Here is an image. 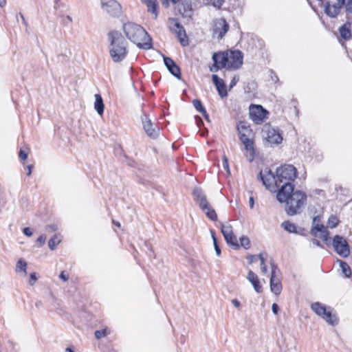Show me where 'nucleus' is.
Wrapping results in <instances>:
<instances>
[{"mask_svg": "<svg viewBox=\"0 0 352 352\" xmlns=\"http://www.w3.org/2000/svg\"><path fill=\"white\" fill-rule=\"evenodd\" d=\"M19 157L22 161H25L28 158V153L25 151L20 149L19 152Z\"/></svg>", "mask_w": 352, "mask_h": 352, "instance_id": "47", "label": "nucleus"}, {"mask_svg": "<svg viewBox=\"0 0 352 352\" xmlns=\"http://www.w3.org/2000/svg\"><path fill=\"white\" fill-rule=\"evenodd\" d=\"M144 3L147 7L148 12L154 14V19H156L158 16V3L157 0H144Z\"/></svg>", "mask_w": 352, "mask_h": 352, "instance_id": "23", "label": "nucleus"}, {"mask_svg": "<svg viewBox=\"0 0 352 352\" xmlns=\"http://www.w3.org/2000/svg\"><path fill=\"white\" fill-rule=\"evenodd\" d=\"M270 285L272 292L275 295H279L281 293L283 289L282 284L276 276H270Z\"/></svg>", "mask_w": 352, "mask_h": 352, "instance_id": "21", "label": "nucleus"}, {"mask_svg": "<svg viewBox=\"0 0 352 352\" xmlns=\"http://www.w3.org/2000/svg\"><path fill=\"white\" fill-rule=\"evenodd\" d=\"M163 60L168 72L178 80H180L182 78L181 69L176 63L168 56H164Z\"/></svg>", "mask_w": 352, "mask_h": 352, "instance_id": "16", "label": "nucleus"}, {"mask_svg": "<svg viewBox=\"0 0 352 352\" xmlns=\"http://www.w3.org/2000/svg\"><path fill=\"white\" fill-rule=\"evenodd\" d=\"M239 81V77L238 76H234L230 82L229 89H231L234 87Z\"/></svg>", "mask_w": 352, "mask_h": 352, "instance_id": "45", "label": "nucleus"}, {"mask_svg": "<svg viewBox=\"0 0 352 352\" xmlns=\"http://www.w3.org/2000/svg\"><path fill=\"white\" fill-rule=\"evenodd\" d=\"M262 134L265 141L271 146L278 145L283 141V136L280 130L273 128L270 123L263 126Z\"/></svg>", "mask_w": 352, "mask_h": 352, "instance_id": "5", "label": "nucleus"}, {"mask_svg": "<svg viewBox=\"0 0 352 352\" xmlns=\"http://www.w3.org/2000/svg\"><path fill=\"white\" fill-rule=\"evenodd\" d=\"M37 280V277L35 272L31 273L30 276L29 283L30 285H34L36 280Z\"/></svg>", "mask_w": 352, "mask_h": 352, "instance_id": "49", "label": "nucleus"}, {"mask_svg": "<svg viewBox=\"0 0 352 352\" xmlns=\"http://www.w3.org/2000/svg\"><path fill=\"white\" fill-rule=\"evenodd\" d=\"M143 129L145 133L152 139H156L160 133V129L157 125H154L148 116L143 114L141 117Z\"/></svg>", "mask_w": 352, "mask_h": 352, "instance_id": "12", "label": "nucleus"}, {"mask_svg": "<svg viewBox=\"0 0 352 352\" xmlns=\"http://www.w3.org/2000/svg\"><path fill=\"white\" fill-rule=\"evenodd\" d=\"M195 120L196 124H197V127L201 129V126L204 125V122H203L201 118L199 116H195Z\"/></svg>", "mask_w": 352, "mask_h": 352, "instance_id": "48", "label": "nucleus"}, {"mask_svg": "<svg viewBox=\"0 0 352 352\" xmlns=\"http://www.w3.org/2000/svg\"><path fill=\"white\" fill-rule=\"evenodd\" d=\"M232 303L233 304V305L236 307V308H239L240 307V305H241V303L240 302L236 299H233L232 300Z\"/></svg>", "mask_w": 352, "mask_h": 352, "instance_id": "59", "label": "nucleus"}, {"mask_svg": "<svg viewBox=\"0 0 352 352\" xmlns=\"http://www.w3.org/2000/svg\"><path fill=\"white\" fill-rule=\"evenodd\" d=\"M122 28L127 38L140 49L147 50L153 47L151 37L141 25L128 22L123 24Z\"/></svg>", "mask_w": 352, "mask_h": 352, "instance_id": "3", "label": "nucleus"}, {"mask_svg": "<svg viewBox=\"0 0 352 352\" xmlns=\"http://www.w3.org/2000/svg\"><path fill=\"white\" fill-rule=\"evenodd\" d=\"M332 245L335 252L340 256L346 258L350 254V247L347 241L340 235H336L332 240Z\"/></svg>", "mask_w": 352, "mask_h": 352, "instance_id": "8", "label": "nucleus"}, {"mask_svg": "<svg viewBox=\"0 0 352 352\" xmlns=\"http://www.w3.org/2000/svg\"><path fill=\"white\" fill-rule=\"evenodd\" d=\"M46 240V236L45 234H41L37 239L36 242L40 244V246H42L45 244Z\"/></svg>", "mask_w": 352, "mask_h": 352, "instance_id": "50", "label": "nucleus"}, {"mask_svg": "<svg viewBox=\"0 0 352 352\" xmlns=\"http://www.w3.org/2000/svg\"><path fill=\"white\" fill-rule=\"evenodd\" d=\"M96 339H100L107 336V329L96 330L94 333Z\"/></svg>", "mask_w": 352, "mask_h": 352, "instance_id": "40", "label": "nucleus"}, {"mask_svg": "<svg viewBox=\"0 0 352 352\" xmlns=\"http://www.w3.org/2000/svg\"><path fill=\"white\" fill-rule=\"evenodd\" d=\"M351 25L350 23H346L339 28L340 36L345 41H348L351 37Z\"/></svg>", "mask_w": 352, "mask_h": 352, "instance_id": "22", "label": "nucleus"}, {"mask_svg": "<svg viewBox=\"0 0 352 352\" xmlns=\"http://www.w3.org/2000/svg\"><path fill=\"white\" fill-rule=\"evenodd\" d=\"M269 112L261 104H251L250 117L256 124H262L267 118Z\"/></svg>", "mask_w": 352, "mask_h": 352, "instance_id": "9", "label": "nucleus"}, {"mask_svg": "<svg viewBox=\"0 0 352 352\" xmlns=\"http://www.w3.org/2000/svg\"><path fill=\"white\" fill-rule=\"evenodd\" d=\"M229 28L230 25L224 18L218 19L216 21L213 29L214 36L217 35V38L219 40L222 39L228 32Z\"/></svg>", "mask_w": 352, "mask_h": 352, "instance_id": "13", "label": "nucleus"}, {"mask_svg": "<svg viewBox=\"0 0 352 352\" xmlns=\"http://www.w3.org/2000/svg\"><path fill=\"white\" fill-rule=\"evenodd\" d=\"M26 268H27V263L21 258L19 259L16 265V271L17 272H23L24 273V274L26 275V274H27Z\"/></svg>", "mask_w": 352, "mask_h": 352, "instance_id": "32", "label": "nucleus"}, {"mask_svg": "<svg viewBox=\"0 0 352 352\" xmlns=\"http://www.w3.org/2000/svg\"><path fill=\"white\" fill-rule=\"evenodd\" d=\"M261 272L263 274H266L267 272V266L266 265L261 266Z\"/></svg>", "mask_w": 352, "mask_h": 352, "instance_id": "64", "label": "nucleus"}, {"mask_svg": "<svg viewBox=\"0 0 352 352\" xmlns=\"http://www.w3.org/2000/svg\"><path fill=\"white\" fill-rule=\"evenodd\" d=\"M329 232L327 230L322 234H320L318 237L320 238L327 246H330L332 245V241L331 237L329 236Z\"/></svg>", "mask_w": 352, "mask_h": 352, "instance_id": "36", "label": "nucleus"}, {"mask_svg": "<svg viewBox=\"0 0 352 352\" xmlns=\"http://www.w3.org/2000/svg\"><path fill=\"white\" fill-rule=\"evenodd\" d=\"M212 80L216 87L219 96L222 98L226 97L228 96V91L223 80L219 78L217 74H212Z\"/></svg>", "mask_w": 352, "mask_h": 352, "instance_id": "17", "label": "nucleus"}, {"mask_svg": "<svg viewBox=\"0 0 352 352\" xmlns=\"http://www.w3.org/2000/svg\"><path fill=\"white\" fill-rule=\"evenodd\" d=\"M260 262H261V266L266 265H265V259L263 257V255L262 253H261V257L259 258Z\"/></svg>", "mask_w": 352, "mask_h": 352, "instance_id": "60", "label": "nucleus"}, {"mask_svg": "<svg viewBox=\"0 0 352 352\" xmlns=\"http://www.w3.org/2000/svg\"><path fill=\"white\" fill-rule=\"evenodd\" d=\"M281 226L289 233L299 234L297 226L289 221H285L282 223Z\"/></svg>", "mask_w": 352, "mask_h": 352, "instance_id": "28", "label": "nucleus"}, {"mask_svg": "<svg viewBox=\"0 0 352 352\" xmlns=\"http://www.w3.org/2000/svg\"><path fill=\"white\" fill-rule=\"evenodd\" d=\"M223 167L224 169L229 171V164L227 157L224 155L223 157Z\"/></svg>", "mask_w": 352, "mask_h": 352, "instance_id": "54", "label": "nucleus"}, {"mask_svg": "<svg viewBox=\"0 0 352 352\" xmlns=\"http://www.w3.org/2000/svg\"><path fill=\"white\" fill-rule=\"evenodd\" d=\"M169 29L171 32L176 34L177 38H178L180 44L183 47H186L188 45V39L186 33V30L184 28L176 30L173 27H169Z\"/></svg>", "mask_w": 352, "mask_h": 352, "instance_id": "20", "label": "nucleus"}, {"mask_svg": "<svg viewBox=\"0 0 352 352\" xmlns=\"http://www.w3.org/2000/svg\"><path fill=\"white\" fill-rule=\"evenodd\" d=\"M346 11L352 13V0H347L346 3Z\"/></svg>", "mask_w": 352, "mask_h": 352, "instance_id": "53", "label": "nucleus"}, {"mask_svg": "<svg viewBox=\"0 0 352 352\" xmlns=\"http://www.w3.org/2000/svg\"><path fill=\"white\" fill-rule=\"evenodd\" d=\"M212 60L213 61V65L210 67V72H217L223 68L228 69V51L214 52L212 56Z\"/></svg>", "mask_w": 352, "mask_h": 352, "instance_id": "7", "label": "nucleus"}, {"mask_svg": "<svg viewBox=\"0 0 352 352\" xmlns=\"http://www.w3.org/2000/svg\"><path fill=\"white\" fill-rule=\"evenodd\" d=\"M305 192L296 190L294 185L287 184L281 186L276 195V199L280 203H285V212L289 216H294L300 212V208L307 201Z\"/></svg>", "mask_w": 352, "mask_h": 352, "instance_id": "2", "label": "nucleus"}, {"mask_svg": "<svg viewBox=\"0 0 352 352\" xmlns=\"http://www.w3.org/2000/svg\"><path fill=\"white\" fill-rule=\"evenodd\" d=\"M101 7L112 16H119L122 13L121 6L116 0H101Z\"/></svg>", "mask_w": 352, "mask_h": 352, "instance_id": "10", "label": "nucleus"}, {"mask_svg": "<svg viewBox=\"0 0 352 352\" xmlns=\"http://www.w3.org/2000/svg\"><path fill=\"white\" fill-rule=\"evenodd\" d=\"M26 168L28 169L27 175H28V176H30V175H31L32 170V168H33V165H31V164L28 165V166H26Z\"/></svg>", "mask_w": 352, "mask_h": 352, "instance_id": "62", "label": "nucleus"}, {"mask_svg": "<svg viewBox=\"0 0 352 352\" xmlns=\"http://www.w3.org/2000/svg\"><path fill=\"white\" fill-rule=\"evenodd\" d=\"M23 233L25 236H28V237H30V236H31L32 235V231L31 228H29V227H25V228H24L23 229Z\"/></svg>", "mask_w": 352, "mask_h": 352, "instance_id": "51", "label": "nucleus"}, {"mask_svg": "<svg viewBox=\"0 0 352 352\" xmlns=\"http://www.w3.org/2000/svg\"><path fill=\"white\" fill-rule=\"evenodd\" d=\"M327 230H328L327 229V228H325V226L323 224L316 223L312 225L310 234L314 237H318L319 236L318 234V232H320V234H322Z\"/></svg>", "mask_w": 352, "mask_h": 352, "instance_id": "27", "label": "nucleus"}, {"mask_svg": "<svg viewBox=\"0 0 352 352\" xmlns=\"http://www.w3.org/2000/svg\"><path fill=\"white\" fill-rule=\"evenodd\" d=\"M324 12L325 14L331 18L336 17L340 12L341 8L339 6L333 4L331 5L330 1H326L324 3Z\"/></svg>", "mask_w": 352, "mask_h": 352, "instance_id": "18", "label": "nucleus"}, {"mask_svg": "<svg viewBox=\"0 0 352 352\" xmlns=\"http://www.w3.org/2000/svg\"><path fill=\"white\" fill-rule=\"evenodd\" d=\"M60 241L61 239L60 236L57 234H54L48 241L49 248L54 250Z\"/></svg>", "mask_w": 352, "mask_h": 352, "instance_id": "31", "label": "nucleus"}, {"mask_svg": "<svg viewBox=\"0 0 352 352\" xmlns=\"http://www.w3.org/2000/svg\"><path fill=\"white\" fill-rule=\"evenodd\" d=\"M224 239L228 245L230 246L233 250H239L240 248V245L238 243L234 233L230 235H228V236H224Z\"/></svg>", "mask_w": 352, "mask_h": 352, "instance_id": "26", "label": "nucleus"}, {"mask_svg": "<svg viewBox=\"0 0 352 352\" xmlns=\"http://www.w3.org/2000/svg\"><path fill=\"white\" fill-rule=\"evenodd\" d=\"M108 37L110 41L109 54L115 63L122 61L128 54L127 43L122 34L116 30L109 32Z\"/></svg>", "mask_w": 352, "mask_h": 352, "instance_id": "4", "label": "nucleus"}, {"mask_svg": "<svg viewBox=\"0 0 352 352\" xmlns=\"http://www.w3.org/2000/svg\"><path fill=\"white\" fill-rule=\"evenodd\" d=\"M339 222L340 221L338 219L337 216L331 214L328 219L327 225L329 228H334L338 226Z\"/></svg>", "mask_w": 352, "mask_h": 352, "instance_id": "33", "label": "nucleus"}, {"mask_svg": "<svg viewBox=\"0 0 352 352\" xmlns=\"http://www.w3.org/2000/svg\"><path fill=\"white\" fill-rule=\"evenodd\" d=\"M192 104L195 109L200 113H206V109L203 106L202 102L199 99H195L192 100Z\"/></svg>", "mask_w": 352, "mask_h": 352, "instance_id": "34", "label": "nucleus"}, {"mask_svg": "<svg viewBox=\"0 0 352 352\" xmlns=\"http://www.w3.org/2000/svg\"><path fill=\"white\" fill-rule=\"evenodd\" d=\"M221 230L223 237L233 234L232 226L230 225L225 226L223 223H221Z\"/></svg>", "mask_w": 352, "mask_h": 352, "instance_id": "37", "label": "nucleus"}, {"mask_svg": "<svg viewBox=\"0 0 352 352\" xmlns=\"http://www.w3.org/2000/svg\"><path fill=\"white\" fill-rule=\"evenodd\" d=\"M213 245H214L216 254L217 256H220L221 251L220 246L218 243L217 239L216 237H213Z\"/></svg>", "mask_w": 352, "mask_h": 352, "instance_id": "41", "label": "nucleus"}, {"mask_svg": "<svg viewBox=\"0 0 352 352\" xmlns=\"http://www.w3.org/2000/svg\"><path fill=\"white\" fill-rule=\"evenodd\" d=\"M272 311L274 314H277L279 311V307L276 303H273L272 306Z\"/></svg>", "mask_w": 352, "mask_h": 352, "instance_id": "56", "label": "nucleus"}, {"mask_svg": "<svg viewBox=\"0 0 352 352\" xmlns=\"http://www.w3.org/2000/svg\"><path fill=\"white\" fill-rule=\"evenodd\" d=\"M260 257H261V254H259L258 255H249V256H248L247 258L250 263H252L256 262L259 259Z\"/></svg>", "mask_w": 352, "mask_h": 352, "instance_id": "43", "label": "nucleus"}, {"mask_svg": "<svg viewBox=\"0 0 352 352\" xmlns=\"http://www.w3.org/2000/svg\"><path fill=\"white\" fill-rule=\"evenodd\" d=\"M249 204H250V208H253L254 205V200L252 197H250L249 199Z\"/></svg>", "mask_w": 352, "mask_h": 352, "instance_id": "63", "label": "nucleus"}, {"mask_svg": "<svg viewBox=\"0 0 352 352\" xmlns=\"http://www.w3.org/2000/svg\"><path fill=\"white\" fill-rule=\"evenodd\" d=\"M312 243L314 245L318 246V247H320V248H323L322 245L321 244V243L320 242V241H318V239H313L311 240Z\"/></svg>", "mask_w": 352, "mask_h": 352, "instance_id": "58", "label": "nucleus"}, {"mask_svg": "<svg viewBox=\"0 0 352 352\" xmlns=\"http://www.w3.org/2000/svg\"><path fill=\"white\" fill-rule=\"evenodd\" d=\"M168 22L170 24L169 27H173L176 30L184 28V26L179 22L178 19L176 18H169Z\"/></svg>", "mask_w": 352, "mask_h": 352, "instance_id": "38", "label": "nucleus"}, {"mask_svg": "<svg viewBox=\"0 0 352 352\" xmlns=\"http://www.w3.org/2000/svg\"><path fill=\"white\" fill-rule=\"evenodd\" d=\"M320 221V217L319 216H315L313 218L312 225L318 223V222Z\"/></svg>", "mask_w": 352, "mask_h": 352, "instance_id": "61", "label": "nucleus"}, {"mask_svg": "<svg viewBox=\"0 0 352 352\" xmlns=\"http://www.w3.org/2000/svg\"><path fill=\"white\" fill-rule=\"evenodd\" d=\"M237 130L239 133H245L250 135H251L252 132L250 126L244 122H240L237 126Z\"/></svg>", "mask_w": 352, "mask_h": 352, "instance_id": "30", "label": "nucleus"}, {"mask_svg": "<svg viewBox=\"0 0 352 352\" xmlns=\"http://www.w3.org/2000/svg\"><path fill=\"white\" fill-rule=\"evenodd\" d=\"M59 278L65 282L69 279V274H67L65 271H62L59 275Z\"/></svg>", "mask_w": 352, "mask_h": 352, "instance_id": "52", "label": "nucleus"}, {"mask_svg": "<svg viewBox=\"0 0 352 352\" xmlns=\"http://www.w3.org/2000/svg\"><path fill=\"white\" fill-rule=\"evenodd\" d=\"M346 0H337V3L334 4L339 6L340 8H342L343 6H346Z\"/></svg>", "mask_w": 352, "mask_h": 352, "instance_id": "57", "label": "nucleus"}, {"mask_svg": "<svg viewBox=\"0 0 352 352\" xmlns=\"http://www.w3.org/2000/svg\"><path fill=\"white\" fill-rule=\"evenodd\" d=\"M176 4L175 10L185 18H191L193 15V10L191 3L188 0H180Z\"/></svg>", "mask_w": 352, "mask_h": 352, "instance_id": "14", "label": "nucleus"}, {"mask_svg": "<svg viewBox=\"0 0 352 352\" xmlns=\"http://www.w3.org/2000/svg\"><path fill=\"white\" fill-rule=\"evenodd\" d=\"M94 108L98 115L102 116L103 114L104 105L102 98L100 94L95 95Z\"/></svg>", "mask_w": 352, "mask_h": 352, "instance_id": "25", "label": "nucleus"}, {"mask_svg": "<svg viewBox=\"0 0 352 352\" xmlns=\"http://www.w3.org/2000/svg\"><path fill=\"white\" fill-rule=\"evenodd\" d=\"M311 309L318 316L322 317L327 323L335 326L338 323V320L335 314L331 311H327L326 307L321 303L316 302L311 304Z\"/></svg>", "mask_w": 352, "mask_h": 352, "instance_id": "6", "label": "nucleus"}, {"mask_svg": "<svg viewBox=\"0 0 352 352\" xmlns=\"http://www.w3.org/2000/svg\"><path fill=\"white\" fill-rule=\"evenodd\" d=\"M298 171L296 168L292 164H285L278 167L276 174L266 168L263 171L261 170L257 176V179L261 180L267 189L270 190L271 187L280 188L287 184L294 185V182L297 177Z\"/></svg>", "mask_w": 352, "mask_h": 352, "instance_id": "1", "label": "nucleus"}, {"mask_svg": "<svg viewBox=\"0 0 352 352\" xmlns=\"http://www.w3.org/2000/svg\"><path fill=\"white\" fill-rule=\"evenodd\" d=\"M57 229L58 227L55 224H51L46 226V230L50 232H55Z\"/></svg>", "mask_w": 352, "mask_h": 352, "instance_id": "55", "label": "nucleus"}, {"mask_svg": "<svg viewBox=\"0 0 352 352\" xmlns=\"http://www.w3.org/2000/svg\"><path fill=\"white\" fill-rule=\"evenodd\" d=\"M223 3V0H211V4L217 8H220Z\"/></svg>", "mask_w": 352, "mask_h": 352, "instance_id": "44", "label": "nucleus"}, {"mask_svg": "<svg viewBox=\"0 0 352 352\" xmlns=\"http://www.w3.org/2000/svg\"><path fill=\"white\" fill-rule=\"evenodd\" d=\"M340 267L344 277L349 278L352 275V271L350 266L344 261L338 260Z\"/></svg>", "mask_w": 352, "mask_h": 352, "instance_id": "29", "label": "nucleus"}, {"mask_svg": "<svg viewBox=\"0 0 352 352\" xmlns=\"http://www.w3.org/2000/svg\"><path fill=\"white\" fill-rule=\"evenodd\" d=\"M239 139L241 141V142L244 144L245 148L247 151H252L254 152V142L250 138V135L239 133Z\"/></svg>", "mask_w": 352, "mask_h": 352, "instance_id": "24", "label": "nucleus"}, {"mask_svg": "<svg viewBox=\"0 0 352 352\" xmlns=\"http://www.w3.org/2000/svg\"><path fill=\"white\" fill-rule=\"evenodd\" d=\"M192 195L195 197V201H197L203 211H206L210 204L207 200L206 195L200 188H195L192 191Z\"/></svg>", "mask_w": 352, "mask_h": 352, "instance_id": "15", "label": "nucleus"}, {"mask_svg": "<svg viewBox=\"0 0 352 352\" xmlns=\"http://www.w3.org/2000/svg\"><path fill=\"white\" fill-rule=\"evenodd\" d=\"M243 63V55L240 50L230 51L228 55V70H236L239 69Z\"/></svg>", "mask_w": 352, "mask_h": 352, "instance_id": "11", "label": "nucleus"}, {"mask_svg": "<svg viewBox=\"0 0 352 352\" xmlns=\"http://www.w3.org/2000/svg\"><path fill=\"white\" fill-rule=\"evenodd\" d=\"M270 265H271V268H272L271 276H276V270H278V267H277V265L274 263V261H273V260H271V261H270Z\"/></svg>", "mask_w": 352, "mask_h": 352, "instance_id": "46", "label": "nucleus"}, {"mask_svg": "<svg viewBox=\"0 0 352 352\" xmlns=\"http://www.w3.org/2000/svg\"><path fill=\"white\" fill-rule=\"evenodd\" d=\"M180 0H160L162 6L165 8H168L170 6L169 3L171 1L173 4H176Z\"/></svg>", "mask_w": 352, "mask_h": 352, "instance_id": "42", "label": "nucleus"}, {"mask_svg": "<svg viewBox=\"0 0 352 352\" xmlns=\"http://www.w3.org/2000/svg\"><path fill=\"white\" fill-rule=\"evenodd\" d=\"M204 212H205L206 217L211 221H215L217 220V214L215 210L210 206L208 207V208H207L206 210Z\"/></svg>", "mask_w": 352, "mask_h": 352, "instance_id": "35", "label": "nucleus"}, {"mask_svg": "<svg viewBox=\"0 0 352 352\" xmlns=\"http://www.w3.org/2000/svg\"><path fill=\"white\" fill-rule=\"evenodd\" d=\"M247 278L252 283L254 290L257 293H261L263 292V288L260 284L258 277L254 272L250 270L248 272Z\"/></svg>", "mask_w": 352, "mask_h": 352, "instance_id": "19", "label": "nucleus"}, {"mask_svg": "<svg viewBox=\"0 0 352 352\" xmlns=\"http://www.w3.org/2000/svg\"><path fill=\"white\" fill-rule=\"evenodd\" d=\"M240 240V247H243L245 250H248L250 248V241L249 238L246 236H242L239 239Z\"/></svg>", "mask_w": 352, "mask_h": 352, "instance_id": "39", "label": "nucleus"}]
</instances>
